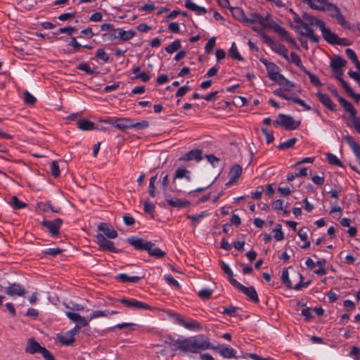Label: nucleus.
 Returning <instances> with one entry per match:
<instances>
[{"label": "nucleus", "mask_w": 360, "mask_h": 360, "mask_svg": "<svg viewBox=\"0 0 360 360\" xmlns=\"http://www.w3.org/2000/svg\"><path fill=\"white\" fill-rule=\"evenodd\" d=\"M270 79L277 82L278 84H280V82L282 81L284 76L279 73V70H277L276 72L271 74L268 76Z\"/></svg>", "instance_id": "55"}, {"label": "nucleus", "mask_w": 360, "mask_h": 360, "mask_svg": "<svg viewBox=\"0 0 360 360\" xmlns=\"http://www.w3.org/2000/svg\"><path fill=\"white\" fill-rule=\"evenodd\" d=\"M51 174L54 177H58L60 176V171L58 161L52 162V163L51 165Z\"/></svg>", "instance_id": "49"}, {"label": "nucleus", "mask_w": 360, "mask_h": 360, "mask_svg": "<svg viewBox=\"0 0 360 360\" xmlns=\"http://www.w3.org/2000/svg\"><path fill=\"white\" fill-rule=\"evenodd\" d=\"M261 62L265 65L268 76L279 70V68L275 63L269 62L266 59H261Z\"/></svg>", "instance_id": "30"}, {"label": "nucleus", "mask_w": 360, "mask_h": 360, "mask_svg": "<svg viewBox=\"0 0 360 360\" xmlns=\"http://www.w3.org/2000/svg\"><path fill=\"white\" fill-rule=\"evenodd\" d=\"M328 11V13H329V15L331 17V18H335V16L339 13H340V8L336 6L334 4L331 3V2H329L326 6V7H324V11Z\"/></svg>", "instance_id": "28"}, {"label": "nucleus", "mask_w": 360, "mask_h": 360, "mask_svg": "<svg viewBox=\"0 0 360 360\" xmlns=\"http://www.w3.org/2000/svg\"><path fill=\"white\" fill-rule=\"evenodd\" d=\"M9 204L16 210L24 208L27 206V204L20 201L16 196L11 197Z\"/></svg>", "instance_id": "34"}, {"label": "nucleus", "mask_w": 360, "mask_h": 360, "mask_svg": "<svg viewBox=\"0 0 360 360\" xmlns=\"http://www.w3.org/2000/svg\"><path fill=\"white\" fill-rule=\"evenodd\" d=\"M215 46V38L214 37H212L211 39H210L208 40V41L207 42L205 46V51L208 53H210L213 51V49Z\"/></svg>", "instance_id": "56"}, {"label": "nucleus", "mask_w": 360, "mask_h": 360, "mask_svg": "<svg viewBox=\"0 0 360 360\" xmlns=\"http://www.w3.org/2000/svg\"><path fill=\"white\" fill-rule=\"evenodd\" d=\"M77 68L84 71L88 75H93L95 73V71H94L87 63H81L77 66Z\"/></svg>", "instance_id": "59"}, {"label": "nucleus", "mask_w": 360, "mask_h": 360, "mask_svg": "<svg viewBox=\"0 0 360 360\" xmlns=\"http://www.w3.org/2000/svg\"><path fill=\"white\" fill-rule=\"evenodd\" d=\"M77 126L79 129L83 131H89L94 128V124L89 120H79Z\"/></svg>", "instance_id": "33"}, {"label": "nucleus", "mask_w": 360, "mask_h": 360, "mask_svg": "<svg viewBox=\"0 0 360 360\" xmlns=\"http://www.w3.org/2000/svg\"><path fill=\"white\" fill-rule=\"evenodd\" d=\"M307 231L308 229L306 227L300 229V231H298V236L302 241L308 240Z\"/></svg>", "instance_id": "63"}, {"label": "nucleus", "mask_w": 360, "mask_h": 360, "mask_svg": "<svg viewBox=\"0 0 360 360\" xmlns=\"http://www.w3.org/2000/svg\"><path fill=\"white\" fill-rule=\"evenodd\" d=\"M96 240L100 249L112 252H119V250L115 248L113 242L105 238L103 234H98L96 236Z\"/></svg>", "instance_id": "7"}, {"label": "nucleus", "mask_w": 360, "mask_h": 360, "mask_svg": "<svg viewBox=\"0 0 360 360\" xmlns=\"http://www.w3.org/2000/svg\"><path fill=\"white\" fill-rule=\"evenodd\" d=\"M185 328L189 330H201L200 325L195 321H186Z\"/></svg>", "instance_id": "48"}, {"label": "nucleus", "mask_w": 360, "mask_h": 360, "mask_svg": "<svg viewBox=\"0 0 360 360\" xmlns=\"http://www.w3.org/2000/svg\"><path fill=\"white\" fill-rule=\"evenodd\" d=\"M281 281L288 288H292V283L289 279V274L287 269H283L282 271Z\"/></svg>", "instance_id": "46"}, {"label": "nucleus", "mask_w": 360, "mask_h": 360, "mask_svg": "<svg viewBox=\"0 0 360 360\" xmlns=\"http://www.w3.org/2000/svg\"><path fill=\"white\" fill-rule=\"evenodd\" d=\"M235 288L245 294L252 301L255 302H259L257 293L254 287H245L239 282H235Z\"/></svg>", "instance_id": "8"}, {"label": "nucleus", "mask_w": 360, "mask_h": 360, "mask_svg": "<svg viewBox=\"0 0 360 360\" xmlns=\"http://www.w3.org/2000/svg\"><path fill=\"white\" fill-rule=\"evenodd\" d=\"M96 57L105 62H107L109 60V56L103 49H98L96 52Z\"/></svg>", "instance_id": "60"}, {"label": "nucleus", "mask_w": 360, "mask_h": 360, "mask_svg": "<svg viewBox=\"0 0 360 360\" xmlns=\"http://www.w3.org/2000/svg\"><path fill=\"white\" fill-rule=\"evenodd\" d=\"M117 278L121 282H123V283H127V282H131V283H137L140 281L141 279V277H139V276H128L127 275L124 274H119L117 276Z\"/></svg>", "instance_id": "32"}, {"label": "nucleus", "mask_w": 360, "mask_h": 360, "mask_svg": "<svg viewBox=\"0 0 360 360\" xmlns=\"http://www.w3.org/2000/svg\"><path fill=\"white\" fill-rule=\"evenodd\" d=\"M202 150L200 149H195L190 150L187 153H186L184 156L179 158L180 161H191L195 160L199 162L202 160Z\"/></svg>", "instance_id": "15"}, {"label": "nucleus", "mask_w": 360, "mask_h": 360, "mask_svg": "<svg viewBox=\"0 0 360 360\" xmlns=\"http://www.w3.org/2000/svg\"><path fill=\"white\" fill-rule=\"evenodd\" d=\"M302 17L304 18V22L310 26H316L319 27L321 31L323 37L324 38L330 29L326 27L325 22L322 20L318 19L315 16L306 13L302 15Z\"/></svg>", "instance_id": "5"}, {"label": "nucleus", "mask_w": 360, "mask_h": 360, "mask_svg": "<svg viewBox=\"0 0 360 360\" xmlns=\"http://www.w3.org/2000/svg\"><path fill=\"white\" fill-rule=\"evenodd\" d=\"M149 127V122L146 120H143L139 122L132 123L131 122V128L138 129H143L148 128Z\"/></svg>", "instance_id": "53"}, {"label": "nucleus", "mask_w": 360, "mask_h": 360, "mask_svg": "<svg viewBox=\"0 0 360 360\" xmlns=\"http://www.w3.org/2000/svg\"><path fill=\"white\" fill-rule=\"evenodd\" d=\"M171 346L174 349H178L183 352L198 353L205 349H213L217 351L221 356L226 359H237L236 351L227 345H219L218 346H212L210 339L202 335L194 337L186 338L182 340H175L170 338Z\"/></svg>", "instance_id": "1"}, {"label": "nucleus", "mask_w": 360, "mask_h": 360, "mask_svg": "<svg viewBox=\"0 0 360 360\" xmlns=\"http://www.w3.org/2000/svg\"><path fill=\"white\" fill-rule=\"evenodd\" d=\"M271 48L272 50L276 51L277 53L282 56L285 59L288 60V50L283 44H281L275 41V43L273 44V46Z\"/></svg>", "instance_id": "25"}, {"label": "nucleus", "mask_w": 360, "mask_h": 360, "mask_svg": "<svg viewBox=\"0 0 360 360\" xmlns=\"http://www.w3.org/2000/svg\"><path fill=\"white\" fill-rule=\"evenodd\" d=\"M167 202L170 206L177 208L184 207L188 204L187 201H183L180 199H167Z\"/></svg>", "instance_id": "36"}, {"label": "nucleus", "mask_w": 360, "mask_h": 360, "mask_svg": "<svg viewBox=\"0 0 360 360\" xmlns=\"http://www.w3.org/2000/svg\"><path fill=\"white\" fill-rule=\"evenodd\" d=\"M108 316H109V311H108V310H105V311L96 310L91 313L89 319H86V320L89 322V321H91L92 319L101 318V317H106Z\"/></svg>", "instance_id": "37"}, {"label": "nucleus", "mask_w": 360, "mask_h": 360, "mask_svg": "<svg viewBox=\"0 0 360 360\" xmlns=\"http://www.w3.org/2000/svg\"><path fill=\"white\" fill-rule=\"evenodd\" d=\"M242 167L238 164L233 165L229 173V181L226 184V186H230L236 183L240 178L242 173Z\"/></svg>", "instance_id": "14"}, {"label": "nucleus", "mask_w": 360, "mask_h": 360, "mask_svg": "<svg viewBox=\"0 0 360 360\" xmlns=\"http://www.w3.org/2000/svg\"><path fill=\"white\" fill-rule=\"evenodd\" d=\"M114 126L120 129L131 128V121L127 118L119 119L115 122Z\"/></svg>", "instance_id": "27"}, {"label": "nucleus", "mask_w": 360, "mask_h": 360, "mask_svg": "<svg viewBox=\"0 0 360 360\" xmlns=\"http://www.w3.org/2000/svg\"><path fill=\"white\" fill-rule=\"evenodd\" d=\"M295 29L297 32L308 37L312 42L318 43L319 41V37L314 34V30L307 23L303 22L300 25H297Z\"/></svg>", "instance_id": "6"}, {"label": "nucleus", "mask_w": 360, "mask_h": 360, "mask_svg": "<svg viewBox=\"0 0 360 360\" xmlns=\"http://www.w3.org/2000/svg\"><path fill=\"white\" fill-rule=\"evenodd\" d=\"M259 24L261 25L262 29L271 28L273 29L274 25L276 22L274 21L269 20V15H266L265 18L260 15Z\"/></svg>", "instance_id": "29"}, {"label": "nucleus", "mask_w": 360, "mask_h": 360, "mask_svg": "<svg viewBox=\"0 0 360 360\" xmlns=\"http://www.w3.org/2000/svg\"><path fill=\"white\" fill-rule=\"evenodd\" d=\"M346 63L347 61L345 59L338 56L334 60L331 61L330 67L334 70H338L345 66Z\"/></svg>", "instance_id": "31"}, {"label": "nucleus", "mask_w": 360, "mask_h": 360, "mask_svg": "<svg viewBox=\"0 0 360 360\" xmlns=\"http://www.w3.org/2000/svg\"><path fill=\"white\" fill-rule=\"evenodd\" d=\"M335 19L337 20L338 23L340 24L341 26L349 28V25L347 20L345 19V17L343 15L340 13H339L335 18Z\"/></svg>", "instance_id": "51"}, {"label": "nucleus", "mask_w": 360, "mask_h": 360, "mask_svg": "<svg viewBox=\"0 0 360 360\" xmlns=\"http://www.w3.org/2000/svg\"><path fill=\"white\" fill-rule=\"evenodd\" d=\"M327 160L328 162L333 165H336L339 167H342V164L341 161L338 158V157L332 153H328L327 155Z\"/></svg>", "instance_id": "45"}, {"label": "nucleus", "mask_w": 360, "mask_h": 360, "mask_svg": "<svg viewBox=\"0 0 360 360\" xmlns=\"http://www.w3.org/2000/svg\"><path fill=\"white\" fill-rule=\"evenodd\" d=\"M259 18H260V15L259 14H257L256 13H250L249 17L245 16L244 23H247V24L258 23L259 24Z\"/></svg>", "instance_id": "42"}, {"label": "nucleus", "mask_w": 360, "mask_h": 360, "mask_svg": "<svg viewBox=\"0 0 360 360\" xmlns=\"http://www.w3.org/2000/svg\"><path fill=\"white\" fill-rule=\"evenodd\" d=\"M342 74V72H341L340 73V76H341ZM338 79L339 82H340L342 86L345 89V91L349 96H355V93L354 92L352 89L348 85V84L342 78H341V77H338Z\"/></svg>", "instance_id": "43"}, {"label": "nucleus", "mask_w": 360, "mask_h": 360, "mask_svg": "<svg viewBox=\"0 0 360 360\" xmlns=\"http://www.w3.org/2000/svg\"><path fill=\"white\" fill-rule=\"evenodd\" d=\"M232 15L238 20L244 22L245 15L242 8L239 7H234L231 8Z\"/></svg>", "instance_id": "26"}, {"label": "nucleus", "mask_w": 360, "mask_h": 360, "mask_svg": "<svg viewBox=\"0 0 360 360\" xmlns=\"http://www.w3.org/2000/svg\"><path fill=\"white\" fill-rule=\"evenodd\" d=\"M120 302L127 307L134 308L136 309H150V306L146 303L138 301L136 300H129L123 298Z\"/></svg>", "instance_id": "10"}, {"label": "nucleus", "mask_w": 360, "mask_h": 360, "mask_svg": "<svg viewBox=\"0 0 360 360\" xmlns=\"http://www.w3.org/2000/svg\"><path fill=\"white\" fill-rule=\"evenodd\" d=\"M63 223V220L57 218L52 221L44 220L41 224L46 227L53 236H56L58 233L59 229Z\"/></svg>", "instance_id": "9"}, {"label": "nucleus", "mask_w": 360, "mask_h": 360, "mask_svg": "<svg viewBox=\"0 0 360 360\" xmlns=\"http://www.w3.org/2000/svg\"><path fill=\"white\" fill-rule=\"evenodd\" d=\"M6 293L9 296H24L26 290L25 288L18 283H13L10 284L8 287L6 288Z\"/></svg>", "instance_id": "11"}, {"label": "nucleus", "mask_w": 360, "mask_h": 360, "mask_svg": "<svg viewBox=\"0 0 360 360\" xmlns=\"http://www.w3.org/2000/svg\"><path fill=\"white\" fill-rule=\"evenodd\" d=\"M24 95V101L27 105H34L36 102V98L33 96L28 91H25L23 93Z\"/></svg>", "instance_id": "50"}, {"label": "nucleus", "mask_w": 360, "mask_h": 360, "mask_svg": "<svg viewBox=\"0 0 360 360\" xmlns=\"http://www.w3.org/2000/svg\"><path fill=\"white\" fill-rule=\"evenodd\" d=\"M188 174L189 171L188 169L184 168H179L176 170L174 179L185 177L186 178L187 180L190 181L191 177L188 175Z\"/></svg>", "instance_id": "39"}, {"label": "nucleus", "mask_w": 360, "mask_h": 360, "mask_svg": "<svg viewBox=\"0 0 360 360\" xmlns=\"http://www.w3.org/2000/svg\"><path fill=\"white\" fill-rule=\"evenodd\" d=\"M345 53H346L347 56L350 60H352V62L354 63V65L358 63L359 60H358L357 56L352 49H347L345 51Z\"/></svg>", "instance_id": "54"}, {"label": "nucleus", "mask_w": 360, "mask_h": 360, "mask_svg": "<svg viewBox=\"0 0 360 360\" xmlns=\"http://www.w3.org/2000/svg\"><path fill=\"white\" fill-rule=\"evenodd\" d=\"M25 352L32 354L39 353L46 360H55L52 354L45 347H41L34 338H30L27 340Z\"/></svg>", "instance_id": "3"}, {"label": "nucleus", "mask_w": 360, "mask_h": 360, "mask_svg": "<svg viewBox=\"0 0 360 360\" xmlns=\"http://www.w3.org/2000/svg\"><path fill=\"white\" fill-rule=\"evenodd\" d=\"M190 90V87L188 86H183L180 87L177 91L176 92V97H182L184 96L188 91Z\"/></svg>", "instance_id": "64"}, {"label": "nucleus", "mask_w": 360, "mask_h": 360, "mask_svg": "<svg viewBox=\"0 0 360 360\" xmlns=\"http://www.w3.org/2000/svg\"><path fill=\"white\" fill-rule=\"evenodd\" d=\"M185 6L186 8L195 12L198 15H203L207 12L204 7L196 5L191 0H186Z\"/></svg>", "instance_id": "21"}, {"label": "nucleus", "mask_w": 360, "mask_h": 360, "mask_svg": "<svg viewBox=\"0 0 360 360\" xmlns=\"http://www.w3.org/2000/svg\"><path fill=\"white\" fill-rule=\"evenodd\" d=\"M290 59H291L292 63H293L295 65H296L297 67H299L302 70V68H304V67L302 65V60H301L300 56L296 53L291 52Z\"/></svg>", "instance_id": "47"}, {"label": "nucleus", "mask_w": 360, "mask_h": 360, "mask_svg": "<svg viewBox=\"0 0 360 360\" xmlns=\"http://www.w3.org/2000/svg\"><path fill=\"white\" fill-rule=\"evenodd\" d=\"M115 32H117L118 38H120L122 41L129 40L132 39L136 34L135 31L133 30L125 31L122 29L117 28L115 29Z\"/></svg>", "instance_id": "23"}, {"label": "nucleus", "mask_w": 360, "mask_h": 360, "mask_svg": "<svg viewBox=\"0 0 360 360\" xmlns=\"http://www.w3.org/2000/svg\"><path fill=\"white\" fill-rule=\"evenodd\" d=\"M181 48V41L179 39L174 41L171 44L165 48L168 53H173Z\"/></svg>", "instance_id": "38"}, {"label": "nucleus", "mask_w": 360, "mask_h": 360, "mask_svg": "<svg viewBox=\"0 0 360 360\" xmlns=\"http://www.w3.org/2000/svg\"><path fill=\"white\" fill-rule=\"evenodd\" d=\"M338 101L342 108L349 113L350 117L356 115V110L351 103L345 100L342 96H338Z\"/></svg>", "instance_id": "22"}, {"label": "nucleus", "mask_w": 360, "mask_h": 360, "mask_svg": "<svg viewBox=\"0 0 360 360\" xmlns=\"http://www.w3.org/2000/svg\"><path fill=\"white\" fill-rule=\"evenodd\" d=\"M212 290L209 289H202L198 292V296L202 299H208L212 295Z\"/></svg>", "instance_id": "62"}, {"label": "nucleus", "mask_w": 360, "mask_h": 360, "mask_svg": "<svg viewBox=\"0 0 360 360\" xmlns=\"http://www.w3.org/2000/svg\"><path fill=\"white\" fill-rule=\"evenodd\" d=\"M165 279L167 281L169 285L175 286L176 288H180L181 285L176 280H175L171 275H165Z\"/></svg>", "instance_id": "57"}, {"label": "nucleus", "mask_w": 360, "mask_h": 360, "mask_svg": "<svg viewBox=\"0 0 360 360\" xmlns=\"http://www.w3.org/2000/svg\"><path fill=\"white\" fill-rule=\"evenodd\" d=\"M323 39L330 44H338L343 46L349 45L348 39L338 37V36L335 33L332 32L330 30H328Z\"/></svg>", "instance_id": "12"}, {"label": "nucleus", "mask_w": 360, "mask_h": 360, "mask_svg": "<svg viewBox=\"0 0 360 360\" xmlns=\"http://www.w3.org/2000/svg\"><path fill=\"white\" fill-rule=\"evenodd\" d=\"M150 245L147 249V252L150 257L155 258H162L166 255V252L162 251L160 248L155 247V244L150 242Z\"/></svg>", "instance_id": "19"}, {"label": "nucleus", "mask_w": 360, "mask_h": 360, "mask_svg": "<svg viewBox=\"0 0 360 360\" xmlns=\"http://www.w3.org/2000/svg\"><path fill=\"white\" fill-rule=\"evenodd\" d=\"M273 30L288 42L291 44H293L295 42V40L290 37L288 32L285 29L280 26L278 23L274 25Z\"/></svg>", "instance_id": "20"}, {"label": "nucleus", "mask_w": 360, "mask_h": 360, "mask_svg": "<svg viewBox=\"0 0 360 360\" xmlns=\"http://www.w3.org/2000/svg\"><path fill=\"white\" fill-rule=\"evenodd\" d=\"M127 242L136 250H147L148 246L151 245L150 242L134 236L127 238Z\"/></svg>", "instance_id": "13"}, {"label": "nucleus", "mask_w": 360, "mask_h": 360, "mask_svg": "<svg viewBox=\"0 0 360 360\" xmlns=\"http://www.w3.org/2000/svg\"><path fill=\"white\" fill-rule=\"evenodd\" d=\"M302 71L309 76L311 84L317 86L322 85L321 82H320V79L315 75L311 73L305 68H302Z\"/></svg>", "instance_id": "40"}, {"label": "nucleus", "mask_w": 360, "mask_h": 360, "mask_svg": "<svg viewBox=\"0 0 360 360\" xmlns=\"http://www.w3.org/2000/svg\"><path fill=\"white\" fill-rule=\"evenodd\" d=\"M311 8L319 11H324V7L330 2L329 0H315L319 4H315L312 0H301Z\"/></svg>", "instance_id": "17"}, {"label": "nucleus", "mask_w": 360, "mask_h": 360, "mask_svg": "<svg viewBox=\"0 0 360 360\" xmlns=\"http://www.w3.org/2000/svg\"><path fill=\"white\" fill-rule=\"evenodd\" d=\"M273 232L274 233V237L277 241H281L284 238V234L282 231V226L281 224H276Z\"/></svg>", "instance_id": "41"}, {"label": "nucleus", "mask_w": 360, "mask_h": 360, "mask_svg": "<svg viewBox=\"0 0 360 360\" xmlns=\"http://www.w3.org/2000/svg\"><path fill=\"white\" fill-rule=\"evenodd\" d=\"M65 314L70 320L77 323V325L65 333L58 334L56 338L61 345L68 346L73 344L75 340V336L79 333L81 328L88 326V321L78 313L66 311Z\"/></svg>", "instance_id": "2"}, {"label": "nucleus", "mask_w": 360, "mask_h": 360, "mask_svg": "<svg viewBox=\"0 0 360 360\" xmlns=\"http://www.w3.org/2000/svg\"><path fill=\"white\" fill-rule=\"evenodd\" d=\"M220 264H221V267L223 269V271H224V273L226 274H227V276L229 277V281L231 283V284L233 286H235L234 283L238 282V281L235 278H233V273L232 270L231 269V268L229 267V266L223 261L220 262Z\"/></svg>", "instance_id": "24"}, {"label": "nucleus", "mask_w": 360, "mask_h": 360, "mask_svg": "<svg viewBox=\"0 0 360 360\" xmlns=\"http://www.w3.org/2000/svg\"><path fill=\"white\" fill-rule=\"evenodd\" d=\"M262 131L264 135L266 136V140L267 143H270L274 141V135L271 131L268 130L266 128H262Z\"/></svg>", "instance_id": "61"}, {"label": "nucleus", "mask_w": 360, "mask_h": 360, "mask_svg": "<svg viewBox=\"0 0 360 360\" xmlns=\"http://www.w3.org/2000/svg\"><path fill=\"white\" fill-rule=\"evenodd\" d=\"M296 141H297V139L296 138L290 139L289 140L286 141L285 142L281 143L278 146V148L279 149H281V150H284V149L292 148V147L294 146V145L295 144Z\"/></svg>", "instance_id": "44"}, {"label": "nucleus", "mask_w": 360, "mask_h": 360, "mask_svg": "<svg viewBox=\"0 0 360 360\" xmlns=\"http://www.w3.org/2000/svg\"><path fill=\"white\" fill-rule=\"evenodd\" d=\"M98 230L103 232V233L109 238H115L117 236V231L112 228V226L107 223H101L98 226Z\"/></svg>", "instance_id": "16"}, {"label": "nucleus", "mask_w": 360, "mask_h": 360, "mask_svg": "<svg viewBox=\"0 0 360 360\" xmlns=\"http://www.w3.org/2000/svg\"><path fill=\"white\" fill-rule=\"evenodd\" d=\"M300 124V122L295 121L294 119L284 114H280L278 117V120L274 122L275 127H283L287 130H292L297 129Z\"/></svg>", "instance_id": "4"}, {"label": "nucleus", "mask_w": 360, "mask_h": 360, "mask_svg": "<svg viewBox=\"0 0 360 360\" xmlns=\"http://www.w3.org/2000/svg\"><path fill=\"white\" fill-rule=\"evenodd\" d=\"M279 85L284 86L285 90L290 91L294 86L295 84L290 81L288 80L285 77L280 82Z\"/></svg>", "instance_id": "58"}, {"label": "nucleus", "mask_w": 360, "mask_h": 360, "mask_svg": "<svg viewBox=\"0 0 360 360\" xmlns=\"http://www.w3.org/2000/svg\"><path fill=\"white\" fill-rule=\"evenodd\" d=\"M205 215H206V214L202 212L198 214L187 215V218L188 219H191V221H193V226H195V225H196L195 224L197 222H198L200 219H202L204 217H205Z\"/></svg>", "instance_id": "52"}, {"label": "nucleus", "mask_w": 360, "mask_h": 360, "mask_svg": "<svg viewBox=\"0 0 360 360\" xmlns=\"http://www.w3.org/2000/svg\"><path fill=\"white\" fill-rule=\"evenodd\" d=\"M229 56L233 58V59L238 60H243V58L240 56V53L238 52V50L237 49V46L236 44L233 42L231 44V46L229 51Z\"/></svg>", "instance_id": "35"}, {"label": "nucleus", "mask_w": 360, "mask_h": 360, "mask_svg": "<svg viewBox=\"0 0 360 360\" xmlns=\"http://www.w3.org/2000/svg\"><path fill=\"white\" fill-rule=\"evenodd\" d=\"M316 96L319 98V101L327 108H328L330 110H335V105L333 103V101L330 100V97L323 94L320 91H318L316 94Z\"/></svg>", "instance_id": "18"}]
</instances>
